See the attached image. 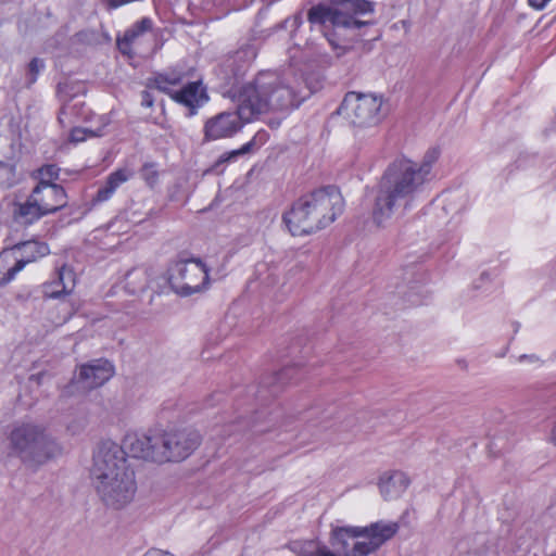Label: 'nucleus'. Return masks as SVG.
Returning <instances> with one entry per match:
<instances>
[{
	"label": "nucleus",
	"mask_w": 556,
	"mask_h": 556,
	"mask_svg": "<svg viewBox=\"0 0 556 556\" xmlns=\"http://www.w3.org/2000/svg\"><path fill=\"white\" fill-rule=\"evenodd\" d=\"M427 181L426 170L417 168L416 162L408 159L393 161L377 187L371 210L374 223L382 227L393 216H403L412 208Z\"/></svg>",
	"instance_id": "1"
},
{
	"label": "nucleus",
	"mask_w": 556,
	"mask_h": 556,
	"mask_svg": "<svg viewBox=\"0 0 556 556\" xmlns=\"http://www.w3.org/2000/svg\"><path fill=\"white\" fill-rule=\"evenodd\" d=\"M127 453L124 444L106 440L93 455L91 475L96 491L108 507L115 509L129 504L137 490L135 472L127 465Z\"/></svg>",
	"instance_id": "2"
},
{
	"label": "nucleus",
	"mask_w": 556,
	"mask_h": 556,
	"mask_svg": "<svg viewBox=\"0 0 556 556\" xmlns=\"http://www.w3.org/2000/svg\"><path fill=\"white\" fill-rule=\"evenodd\" d=\"M201 441V434L191 428L155 429L144 434H126L124 445L131 457L163 464L185 460Z\"/></svg>",
	"instance_id": "3"
},
{
	"label": "nucleus",
	"mask_w": 556,
	"mask_h": 556,
	"mask_svg": "<svg viewBox=\"0 0 556 556\" xmlns=\"http://www.w3.org/2000/svg\"><path fill=\"white\" fill-rule=\"evenodd\" d=\"M344 200L334 186H327L301 197L283 214V222L293 236L320 230L343 212Z\"/></svg>",
	"instance_id": "4"
},
{
	"label": "nucleus",
	"mask_w": 556,
	"mask_h": 556,
	"mask_svg": "<svg viewBox=\"0 0 556 556\" xmlns=\"http://www.w3.org/2000/svg\"><path fill=\"white\" fill-rule=\"evenodd\" d=\"M239 91L254 118L269 111H289L298 108L305 98L298 79L279 76L270 71L260 72Z\"/></svg>",
	"instance_id": "5"
},
{
	"label": "nucleus",
	"mask_w": 556,
	"mask_h": 556,
	"mask_svg": "<svg viewBox=\"0 0 556 556\" xmlns=\"http://www.w3.org/2000/svg\"><path fill=\"white\" fill-rule=\"evenodd\" d=\"M8 441L10 455L20 458L33 470H37L62 454V446L56 439L46 428L33 422L14 425Z\"/></svg>",
	"instance_id": "6"
},
{
	"label": "nucleus",
	"mask_w": 556,
	"mask_h": 556,
	"mask_svg": "<svg viewBox=\"0 0 556 556\" xmlns=\"http://www.w3.org/2000/svg\"><path fill=\"white\" fill-rule=\"evenodd\" d=\"M332 7L316 5L308 11V21L313 24L332 25L336 28L359 29L366 26L353 17V14H366L374 11V3L367 0H329Z\"/></svg>",
	"instance_id": "7"
},
{
	"label": "nucleus",
	"mask_w": 556,
	"mask_h": 556,
	"mask_svg": "<svg viewBox=\"0 0 556 556\" xmlns=\"http://www.w3.org/2000/svg\"><path fill=\"white\" fill-rule=\"evenodd\" d=\"M338 114L344 116L356 128L378 125L382 117V99L374 94L349 92L345 94Z\"/></svg>",
	"instance_id": "8"
},
{
	"label": "nucleus",
	"mask_w": 556,
	"mask_h": 556,
	"mask_svg": "<svg viewBox=\"0 0 556 556\" xmlns=\"http://www.w3.org/2000/svg\"><path fill=\"white\" fill-rule=\"evenodd\" d=\"M168 283L181 296L200 292L208 286V269L200 258L180 260L168 268Z\"/></svg>",
	"instance_id": "9"
},
{
	"label": "nucleus",
	"mask_w": 556,
	"mask_h": 556,
	"mask_svg": "<svg viewBox=\"0 0 556 556\" xmlns=\"http://www.w3.org/2000/svg\"><path fill=\"white\" fill-rule=\"evenodd\" d=\"M238 102L237 110L220 112L205 121L203 141L210 142L231 138L242 129L245 123L254 118L240 91Z\"/></svg>",
	"instance_id": "10"
},
{
	"label": "nucleus",
	"mask_w": 556,
	"mask_h": 556,
	"mask_svg": "<svg viewBox=\"0 0 556 556\" xmlns=\"http://www.w3.org/2000/svg\"><path fill=\"white\" fill-rule=\"evenodd\" d=\"M13 250L21 252V257H14V264L9 265L10 254H0V285L4 286L11 282L16 274H18L24 267L37 258L45 256L49 253V248L46 243L37 241H27L16 244Z\"/></svg>",
	"instance_id": "11"
},
{
	"label": "nucleus",
	"mask_w": 556,
	"mask_h": 556,
	"mask_svg": "<svg viewBox=\"0 0 556 556\" xmlns=\"http://www.w3.org/2000/svg\"><path fill=\"white\" fill-rule=\"evenodd\" d=\"M361 531L358 538L351 548V556H367L376 552L382 544L392 539L399 530L395 522H374L368 527H358Z\"/></svg>",
	"instance_id": "12"
},
{
	"label": "nucleus",
	"mask_w": 556,
	"mask_h": 556,
	"mask_svg": "<svg viewBox=\"0 0 556 556\" xmlns=\"http://www.w3.org/2000/svg\"><path fill=\"white\" fill-rule=\"evenodd\" d=\"M30 195L45 216L60 211L67 204V195L64 188L60 185L48 182L46 179L38 182Z\"/></svg>",
	"instance_id": "13"
},
{
	"label": "nucleus",
	"mask_w": 556,
	"mask_h": 556,
	"mask_svg": "<svg viewBox=\"0 0 556 556\" xmlns=\"http://www.w3.org/2000/svg\"><path fill=\"white\" fill-rule=\"evenodd\" d=\"M256 49L253 45H244L233 53L227 55L220 65L225 73L226 85H235L238 77L243 75L247 67L256 58Z\"/></svg>",
	"instance_id": "14"
},
{
	"label": "nucleus",
	"mask_w": 556,
	"mask_h": 556,
	"mask_svg": "<svg viewBox=\"0 0 556 556\" xmlns=\"http://www.w3.org/2000/svg\"><path fill=\"white\" fill-rule=\"evenodd\" d=\"M170 98L189 110L188 116L197 114L198 110L208 101V96L201 80L191 81L179 90L172 92Z\"/></svg>",
	"instance_id": "15"
},
{
	"label": "nucleus",
	"mask_w": 556,
	"mask_h": 556,
	"mask_svg": "<svg viewBox=\"0 0 556 556\" xmlns=\"http://www.w3.org/2000/svg\"><path fill=\"white\" fill-rule=\"evenodd\" d=\"M113 376V365L109 361H94L80 367L77 382L84 389H94L102 386Z\"/></svg>",
	"instance_id": "16"
},
{
	"label": "nucleus",
	"mask_w": 556,
	"mask_h": 556,
	"mask_svg": "<svg viewBox=\"0 0 556 556\" xmlns=\"http://www.w3.org/2000/svg\"><path fill=\"white\" fill-rule=\"evenodd\" d=\"M75 287V274L72 268L62 266L56 274V278L42 286V293L46 298L56 299L64 294H70Z\"/></svg>",
	"instance_id": "17"
},
{
	"label": "nucleus",
	"mask_w": 556,
	"mask_h": 556,
	"mask_svg": "<svg viewBox=\"0 0 556 556\" xmlns=\"http://www.w3.org/2000/svg\"><path fill=\"white\" fill-rule=\"evenodd\" d=\"M56 91H58V96H59L60 100L63 102V105H62V109H61V112L59 115V121L61 123H63L64 116L73 115L75 113L74 112L75 108L78 105H83L81 101H76L75 103H71V102L75 100V98L77 97V94L79 92L84 91V86L79 83L65 80V81L59 83Z\"/></svg>",
	"instance_id": "18"
},
{
	"label": "nucleus",
	"mask_w": 556,
	"mask_h": 556,
	"mask_svg": "<svg viewBox=\"0 0 556 556\" xmlns=\"http://www.w3.org/2000/svg\"><path fill=\"white\" fill-rule=\"evenodd\" d=\"M152 20L143 17L136 22L130 28H128L123 37H118L116 45L121 53L131 56L134 54L132 46L137 40L147 31L152 29Z\"/></svg>",
	"instance_id": "19"
},
{
	"label": "nucleus",
	"mask_w": 556,
	"mask_h": 556,
	"mask_svg": "<svg viewBox=\"0 0 556 556\" xmlns=\"http://www.w3.org/2000/svg\"><path fill=\"white\" fill-rule=\"evenodd\" d=\"M409 484L407 476L402 471L386 473L380 478L379 489L386 500L397 498Z\"/></svg>",
	"instance_id": "20"
},
{
	"label": "nucleus",
	"mask_w": 556,
	"mask_h": 556,
	"mask_svg": "<svg viewBox=\"0 0 556 556\" xmlns=\"http://www.w3.org/2000/svg\"><path fill=\"white\" fill-rule=\"evenodd\" d=\"M358 527H337L330 534V544L338 554L351 556L349 540L359 536Z\"/></svg>",
	"instance_id": "21"
},
{
	"label": "nucleus",
	"mask_w": 556,
	"mask_h": 556,
	"mask_svg": "<svg viewBox=\"0 0 556 556\" xmlns=\"http://www.w3.org/2000/svg\"><path fill=\"white\" fill-rule=\"evenodd\" d=\"M12 216L15 223L27 226L45 216V214L33 200V197L29 195L24 203L14 204Z\"/></svg>",
	"instance_id": "22"
},
{
	"label": "nucleus",
	"mask_w": 556,
	"mask_h": 556,
	"mask_svg": "<svg viewBox=\"0 0 556 556\" xmlns=\"http://www.w3.org/2000/svg\"><path fill=\"white\" fill-rule=\"evenodd\" d=\"M185 77L184 72L178 70H170L164 73H157L153 78L149 79L148 87L155 88L159 91L166 93L170 97L174 86L179 85Z\"/></svg>",
	"instance_id": "23"
},
{
	"label": "nucleus",
	"mask_w": 556,
	"mask_h": 556,
	"mask_svg": "<svg viewBox=\"0 0 556 556\" xmlns=\"http://www.w3.org/2000/svg\"><path fill=\"white\" fill-rule=\"evenodd\" d=\"M130 177L126 169H118L109 175L105 184L100 187L93 198V202H104L109 200L115 190Z\"/></svg>",
	"instance_id": "24"
},
{
	"label": "nucleus",
	"mask_w": 556,
	"mask_h": 556,
	"mask_svg": "<svg viewBox=\"0 0 556 556\" xmlns=\"http://www.w3.org/2000/svg\"><path fill=\"white\" fill-rule=\"evenodd\" d=\"M291 549L299 554V556H343L336 551H331L326 545H319L314 541L307 542H293Z\"/></svg>",
	"instance_id": "25"
},
{
	"label": "nucleus",
	"mask_w": 556,
	"mask_h": 556,
	"mask_svg": "<svg viewBox=\"0 0 556 556\" xmlns=\"http://www.w3.org/2000/svg\"><path fill=\"white\" fill-rule=\"evenodd\" d=\"M295 370L296 368L293 366L285 367L276 372L275 376L270 378L269 382H264V384L270 389L273 394H276L282 386L293 379Z\"/></svg>",
	"instance_id": "26"
},
{
	"label": "nucleus",
	"mask_w": 556,
	"mask_h": 556,
	"mask_svg": "<svg viewBox=\"0 0 556 556\" xmlns=\"http://www.w3.org/2000/svg\"><path fill=\"white\" fill-rule=\"evenodd\" d=\"M45 66V61L42 59L34 58L30 60L26 73L27 86H31L37 81L38 75L43 71Z\"/></svg>",
	"instance_id": "27"
},
{
	"label": "nucleus",
	"mask_w": 556,
	"mask_h": 556,
	"mask_svg": "<svg viewBox=\"0 0 556 556\" xmlns=\"http://www.w3.org/2000/svg\"><path fill=\"white\" fill-rule=\"evenodd\" d=\"M140 177L147 182V185L153 188L159 181V170L156 164L146 163L140 169Z\"/></svg>",
	"instance_id": "28"
},
{
	"label": "nucleus",
	"mask_w": 556,
	"mask_h": 556,
	"mask_svg": "<svg viewBox=\"0 0 556 556\" xmlns=\"http://www.w3.org/2000/svg\"><path fill=\"white\" fill-rule=\"evenodd\" d=\"M100 136H102V134L99 129L92 130L89 128L75 127L71 131L70 140L72 142L78 143V142H83L88 137H100Z\"/></svg>",
	"instance_id": "29"
},
{
	"label": "nucleus",
	"mask_w": 556,
	"mask_h": 556,
	"mask_svg": "<svg viewBox=\"0 0 556 556\" xmlns=\"http://www.w3.org/2000/svg\"><path fill=\"white\" fill-rule=\"evenodd\" d=\"M439 150L431 149L429 150L425 156L421 163H416L417 168H421L422 170H426V179H429V175L431 173L432 165L437 162L439 159Z\"/></svg>",
	"instance_id": "30"
},
{
	"label": "nucleus",
	"mask_w": 556,
	"mask_h": 556,
	"mask_svg": "<svg viewBox=\"0 0 556 556\" xmlns=\"http://www.w3.org/2000/svg\"><path fill=\"white\" fill-rule=\"evenodd\" d=\"M254 146V139H252L251 141L247 142L245 144H243L240 149L238 150H233L231 152H228V153H225L223 154L220 157H219V161L218 163H224V162H228L232 159H236L237 156L239 155H242V154H245V153H249L252 148Z\"/></svg>",
	"instance_id": "31"
},
{
	"label": "nucleus",
	"mask_w": 556,
	"mask_h": 556,
	"mask_svg": "<svg viewBox=\"0 0 556 556\" xmlns=\"http://www.w3.org/2000/svg\"><path fill=\"white\" fill-rule=\"evenodd\" d=\"M76 36L80 42L87 45L100 43V34L97 30H83L79 31Z\"/></svg>",
	"instance_id": "32"
},
{
	"label": "nucleus",
	"mask_w": 556,
	"mask_h": 556,
	"mask_svg": "<svg viewBox=\"0 0 556 556\" xmlns=\"http://www.w3.org/2000/svg\"><path fill=\"white\" fill-rule=\"evenodd\" d=\"M39 174L41 176L40 180H48V182H51L52 179L58 178L59 175V168L55 165H46L40 168Z\"/></svg>",
	"instance_id": "33"
},
{
	"label": "nucleus",
	"mask_w": 556,
	"mask_h": 556,
	"mask_svg": "<svg viewBox=\"0 0 556 556\" xmlns=\"http://www.w3.org/2000/svg\"><path fill=\"white\" fill-rule=\"evenodd\" d=\"M154 99L152 94L148 90H143L141 92V105L146 108H151L153 105Z\"/></svg>",
	"instance_id": "34"
},
{
	"label": "nucleus",
	"mask_w": 556,
	"mask_h": 556,
	"mask_svg": "<svg viewBox=\"0 0 556 556\" xmlns=\"http://www.w3.org/2000/svg\"><path fill=\"white\" fill-rule=\"evenodd\" d=\"M143 556H175L168 552H164L161 549H150Z\"/></svg>",
	"instance_id": "35"
},
{
	"label": "nucleus",
	"mask_w": 556,
	"mask_h": 556,
	"mask_svg": "<svg viewBox=\"0 0 556 556\" xmlns=\"http://www.w3.org/2000/svg\"><path fill=\"white\" fill-rule=\"evenodd\" d=\"M46 377H48V374L39 372V374H36V375H31L30 376V380L35 381L37 384L40 386V384L43 383V380H45Z\"/></svg>",
	"instance_id": "36"
},
{
	"label": "nucleus",
	"mask_w": 556,
	"mask_h": 556,
	"mask_svg": "<svg viewBox=\"0 0 556 556\" xmlns=\"http://www.w3.org/2000/svg\"><path fill=\"white\" fill-rule=\"evenodd\" d=\"M551 439H552L553 443L556 445V422H555V426L552 429Z\"/></svg>",
	"instance_id": "37"
},
{
	"label": "nucleus",
	"mask_w": 556,
	"mask_h": 556,
	"mask_svg": "<svg viewBox=\"0 0 556 556\" xmlns=\"http://www.w3.org/2000/svg\"><path fill=\"white\" fill-rule=\"evenodd\" d=\"M104 39H105L106 41H109L111 38H110V36H109V35H104Z\"/></svg>",
	"instance_id": "38"
},
{
	"label": "nucleus",
	"mask_w": 556,
	"mask_h": 556,
	"mask_svg": "<svg viewBox=\"0 0 556 556\" xmlns=\"http://www.w3.org/2000/svg\"><path fill=\"white\" fill-rule=\"evenodd\" d=\"M528 356L527 355H522L520 356V359H523V358H527Z\"/></svg>",
	"instance_id": "39"
}]
</instances>
